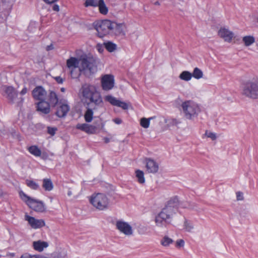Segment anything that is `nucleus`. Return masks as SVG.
Returning a JSON list of instances; mask_svg holds the SVG:
<instances>
[{"mask_svg":"<svg viewBox=\"0 0 258 258\" xmlns=\"http://www.w3.org/2000/svg\"><path fill=\"white\" fill-rule=\"evenodd\" d=\"M105 48L109 52H113L116 49V45L112 42L108 41L104 43Z\"/></svg>","mask_w":258,"mask_h":258,"instance_id":"29","label":"nucleus"},{"mask_svg":"<svg viewBox=\"0 0 258 258\" xmlns=\"http://www.w3.org/2000/svg\"><path fill=\"white\" fill-rule=\"evenodd\" d=\"M184 228L186 231L191 232L194 228V226L190 221L185 219L184 222Z\"/></svg>","mask_w":258,"mask_h":258,"instance_id":"35","label":"nucleus"},{"mask_svg":"<svg viewBox=\"0 0 258 258\" xmlns=\"http://www.w3.org/2000/svg\"><path fill=\"white\" fill-rule=\"evenodd\" d=\"M219 37L223 38L225 41L230 42L234 36L232 32L225 28H221L218 32Z\"/></svg>","mask_w":258,"mask_h":258,"instance_id":"18","label":"nucleus"},{"mask_svg":"<svg viewBox=\"0 0 258 258\" xmlns=\"http://www.w3.org/2000/svg\"><path fill=\"white\" fill-rule=\"evenodd\" d=\"M70 107L67 104H62L57 108L55 114L58 117H65L69 111Z\"/></svg>","mask_w":258,"mask_h":258,"instance_id":"22","label":"nucleus"},{"mask_svg":"<svg viewBox=\"0 0 258 258\" xmlns=\"http://www.w3.org/2000/svg\"><path fill=\"white\" fill-rule=\"evenodd\" d=\"M68 195L69 196H71V191H69V192H68Z\"/></svg>","mask_w":258,"mask_h":258,"instance_id":"53","label":"nucleus"},{"mask_svg":"<svg viewBox=\"0 0 258 258\" xmlns=\"http://www.w3.org/2000/svg\"><path fill=\"white\" fill-rule=\"evenodd\" d=\"M241 94L249 99H258V78H252L244 82L241 86Z\"/></svg>","mask_w":258,"mask_h":258,"instance_id":"4","label":"nucleus"},{"mask_svg":"<svg viewBox=\"0 0 258 258\" xmlns=\"http://www.w3.org/2000/svg\"><path fill=\"white\" fill-rule=\"evenodd\" d=\"M56 258H67V255L66 251H62L59 252L57 255Z\"/></svg>","mask_w":258,"mask_h":258,"instance_id":"41","label":"nucleus"},{"mask_svg":"<svg viewBox=\"0 0 258 258\" xmlns=\"http://www.w3.org/2000/svg\"><path fill=\"white\" fill-rule=\"evenodd\" d=\"M31 256L28 253H24L21 255V258H31Z\"/></svg>","mask_w":258,"mask_h":258,"instance_id":"46","label":"nucleus"},{"mask_svg":"<svg viewBox=\"0 0 258 258\" xmlns=\"http://www.w3.org/2000/svg\"><path fill=\"white\" fill-rule=\"evenodd\" d=\"M80 56L79 58L71 57L67 60V67L69 69L72 76L73 75V71L78 68L80 70Z\"/></svg>","mask_w":258,"mask_h":258,"instance_id":"13","label":"nucleus"},{"mask_svg":"<svg viewBox=\"0 0 258 258\" xmlns=\"http://www.w3.org/2000/svg\"><path fill=\"white\" fill-rule=\"evenodd\" d=\"M31 258H41V256L39 255H33Z\"/></svg>","mask_w":258,"mask_h":258,"instance_id":"49","label":"nucleus"},{"mask_svg":"<svg viewBox=\"0 0 258 258\" xmlns=\"http://www.w3.org/2000/svg\"><path fill=\"white\" fill-rule=\"evenodd\" d=\"M50 106H51L48 102L43 100L37 103V110L43 114H47L50 111Z\"/></svg>","mask_w":258,"mask_h":258,"instance_id":"20","label":"nucleus"},{"mask_svg":"<svg viewBox=\"0 0 258 258\" xmlns=\"http://www.w3.org/2000/svg\"><path fill=\"white\" fill-rule=\"evenodd\" d=\"M97 6L99 7V11L101 14L105 15L108 13V8L106 6L104 0H99Z\"/></svg>","mask_w":258,"mask_h":258,"instance_id":"28","label":"nucleus"},{"mask_svg":"<svg viewBox=\"0 0 258 258\" xmlns=\"http://www.w3.org/2000/svg\"><path fill=\"white\" fill-rule=\"evenodd\" d=\"M47 99L48 103L51 106L54 107L58 102V98L55 92L52 90H49L47 94Z\"/></svg>","mask_w":258,"mask_h":258,"instance_id":"21","label":"nucleus"},{"mask_svg":"<svg viewBox=\"0 0 258 258\" xmlns=\"http://www.w3.org/2000/svg\"><path fill=\"white\" fill-rule=\"evenodd\" d=\"M2 90L4 96L7 98L9 103L16 104L18 106L22 105L24 99L22 97H18V92L14 87L4 86Z\"/></svg>","mask_w":258,"mask_h":258,"instance_id":"6","label":"nucleus"},{"mask_svg":"<svg viewBox=\"0 0 258 258\" xmlns=\"http://www.w3.org/2000/svg\"><path fill=\"white\" fill-rule=\"evenodd\" d=\"M82 95V100L87 106H93L94 109H97L101 107L102 99L100 93L93 85H83L80 90Z\"/></svg>","mask_w":258,"mask_h":258,"instance_id":"2","label":"nucleus"},{"mask_svg":"<svg viewBox=\"0 0 258 258\" xmlns=\"http://www.w3.org/2000/svg\"><path fill=\"white\" fill-rule=\"evenodd\" d=\"M192 74V77L196 79H200L203 78V73L201 70L198 68H195L193 71Z\"/></svg>","mask_w":258,"mask_h":258,"instance_id":"31","label":"nucleus"},{"mask_svg":"<svg viewBox=\"0 0 258 258\" xmlns=\"http://www.w3.org/2000/svg\"><path fill=\"white\" fill-rule=\"evenodd\" d=\"M116 227L120 232L126 235H131L133 234L132 227L125 222L117 221L116 223Z\"/></svg>","mask_w":258,"mask_h":258,"instance_id":"10","label":"nucleus"},{"mask_svg":"<svg viewBox=\"0 0 258 258\" xmlns=\"http://www.w3.org/2000/svg\"><path fill=\"white\" fill-rule=\"evenodd\" d=\"M180 79L185 81H189L192 78V74L188 71H183L179 76Z\"/></svg>","mask_w":258,"mask_h":258,"instance_id":"27","label":"nucleus"},{"mask_svg":"<svg viewBox=\"0 0 258 258\" xmlns=\"http://www.w3.org/2000/svg\"><path fill=\"white\" fill-rule=\"evenodd\" d=\"M111 21L108 20H99L93 23V26L99 37H103L110 31Z\"/></svg>","mask_w":258,"mask_h":258,"instance_id":"9","label":"nucleus"},{"mask_svg":"<svg viewBox=\"0 0 258 258\" xmlns=\"http://www.w3.org/2000/svg\"><path fill=\"white\" fill-rule=\"evenodd\" d=\"M181 107L184 117L189 120H192L197 117L201 112L198 104L190 100L183 102Z\"/></svg>","mask_w":258,"mask_h":258,"instance_id":"5","label":"nucleus"},{"mask_svg":"<svg viewBox=\"0 0 258 258\" xmlns=\"http://www.w3.org/2000/svg\"><path fill=\"white\" fill-rule=\"evenodd\" d=\"M98 59L91 54H84L80 56V72L93 74L97 71Z\"/></svg>","mask_w":258,"mask_h":258,"instance_id":"3","label":"nucleus"},{"mask_svg":"<svg viewBox=\"0 0 258 258\" xmlns=\"http://www.w3.org/2000/svg\"><path fill=\"white\" fill-rule=\"evenodd\" d=\"M48 246L47 242L41 240L34 241L33 243L34 249L38 251H42L44 248H46Z\"/></svg>","mask_w":258,"mask_h":258,"instance_id":"23","label":"nucleus"},{"mask_svg":"<svg viewBox=\"0 0 258 258\" xmlns=\"http://www.w3.org/2000/svg\"><path fill=\"white\" fill-rule=\"evenodd\" d=\"M242 40L245 46H248L253 44L255 41V39L251 36H246L243 37Z\"/></svg>","mask_w":258,"mask_h":258,"instance_id":"30","label":"nucleus"},{"mask_svg":"<svg viewBox=\"0 0 258 258\" xmlns=\"http://www.w3.org/2000/svg\"><path fill=\"white\" fill-rule=\"evenodd\" d=\"M136 176L140 183H144L145 182L144 173L142 171L137 170L136 171Z\"/></svg>","mask_w":258,"mask_h":258,"instance_id":"32","label":"nucleus"},{"mask_svg":"<svg viewBox=\"0 0 258 258\" xmlns=\"http://www.w3.org/2000/svg\"><path fill=\"white\" fill-rule=\"evenodd\" d=\"M184 242L182 239L178 240L176 241V246H177V247L183 246L184 245Z\"/></svg>","mask_w":258,"mask_h":258,"instance_id":"42","label":"nucleus"},{"mask_svg":"<svg viewBox=\"0 0 258 258\" xmlns=\"http://www.w3.org/2000/svg\"><path fill=\"white\" fill-rule=\"evenodd\" d=\"M109 140L108 139L106 138V139H105V143H107L109 142Z\"/></svg>","mask_w":258,"mask_h":258,"instance_id":"51","label":"nucleus"},{"mask_svg":"<svg viewBox=\"0 0 258 258\" xmlns=\"http://www.w3.org/2000/svg\"><path fill=\"white\" fill-rule=\"evenodd\" d=\"M99 1L97 0H86L85 3V6L87 7L89 6L97 7Z\"/></svg>","mask_w":258,"mask_h":258,"instance_id":"36","label":"nucleus"},{"mask_svg":"<svg viewBox=\"0 0 258 258\" xmlns=\"http://www.w3.org/2000/svg\"><path fill=\"white\" fill-rule=\"evenodd\" d=\"M43 187L46 190L50 191L53 188V184L50 179L45 178L43 180Z\"/></svg>","mask_w":258,"mask_h":258,"instance_id":"26","label":"nucleus"},{"mask_svg":"<svg viewBox=\"0 0 258 258\" xmlns=\"http://www.w3.org/2000/svg\"><path fill=\"white\" fill-rule=\"evenodd\" d=\"M179 206V200L177 197L171 198L166 203L165 207L156 216L155 222L158 227L166 226L170 222L174 214Z\"/></svg>","mask_w":258,"mask_h":258,"instance_id":"1","label":"nucleus"},{"mask_svg":"<svg viewBox=\"0 0 258 258\" xmlns=\"http://www.w3.org/2000/svg\"><path fill=\"white\" fill-rule=\"evenodd\" d=\"M146 167L149 173H155L159 169L158 164L153 159L147 158L145 160Z\"/></svg>","mask_w":258,"mask_h":258,"instance_id":"17","label":"nucleus"},{"mask_svg":"<svg viewBox=\"0 0 258 258\" xmlns=\"http://www.w3.org/2000/svg\"><path fill=\"white\" fill-rule=\"evenodd\" d=\"M91 204L99 210H104L108 208L109 202L107 196L102 193L93 194L90 199Z\"/></svg>","mask_w":258,"mask_h":258,"instance_id":"7","label":"nucleus"},{"mask_svg":"<svg viewBox=\"0 0 258 258\" xmlns=\"http://www.w3.org/2000/svg\"><path fill=\"white\" fill-rule=\"evenodd\" d=\"M76 128L89 134H96L97 130V126L87 123H78L76 125Z\"/></svg>","mask_w":258,"mask_h":258,"instance_id":"16","label":"nucleus"},{"mask_svg":"<svg viewBox=\"0 0 258 258\" xmlns=\"http://www.w3.org/2000/svg\"><path fill=\"white\" fill-rule=\"evenodd\" d=\"M53 49V46H52V45H48L46 47V50L47 51L48 50H51Z\"/></svg>","mask_w":258,"mask_h":258,"instance_id":"48","label":"nucleus"},{"mask_svg":"<svg viewBox=\"0 0 258 258\" xmlns=\"http://www.w3.org/2000/svg\"><path fill=\"white\" fill-rule=\"evenodd\" d=\"M236 199L237 201H242L243 200V193L240 191H238L236 192Z\"/></svg>","mask_w":258,"mask_h":258,"instance_id":"40","label":"nucleus"},{"mask_svg":"<svg viewBox=\"0 0 258 258\" xmlns=\"http://www.w3.org/2000/svg\"><path fill=\"white\" fill-rule=\"evenodd\" d=\"M113 120L116 124H119L122 123V120L119 118H115Z\"/></svg>","mask_w":258,"mask_h":258,"instance_id":"44","label":"nucleus"},{"mask_svg":"<svg viewBox=\"0 0 258 258\" xmlns=\"http://www.w3.org/2000/svg\"><path fill=\"white\" fill-rule=\"evenodd\" d=\"M55 80L58 84H62L63 82V79L60 77H56L55 78Z\"/></svg>","mask_w":258,"mask_h":258,"instance_id":"43","label":"nucleus"},{"mask_svg":"<svg viewBox=\"0 0 258 258\" xmlns=\"http://www.w3.org/2000/svg\"><path fill=\"white\" fill-rule=\"evenodd\" d=\"M60 91L62 92H64L65 91V89L64 88H61L60 89Z\"/></svg>","mask_w":258,"mask_h":258,"instance_id":"52","label":"nucleus"},{"mask_svg":"<svg viewBox=\"0 0 258 258\" xmlns=\"http://www.w3.org/2000/svg\"><path fill=\"white\" fill-rule=\"evenodd\" d=\"M52 10L56 12H58L59 11V7L58 5L54 4L52 6Z\"/></svg>","mask_w":258,"mask_h":258,"instance_id":"45","label":"nucleus"},{"mask_svg":"<svg viewBox=\"0 0 258 258\" xmlns=\"http://www.w3.org/2000/svg\"><path fill=\"white\" fill-rule=\"evenodd\" d=\"M105 100L112 105L121 107L123 109L128 108V105L125 102L120 101L111 95L105 96Z\"/></svg>","mask_w":258,"mask_h":258,"instance_id":"19","label":"nucleus"},{"mask_svg":"<svg viewBox=\"0 0 258 258\" xmlns=\"http://www.w3.org/2000/svg\"><path fill=\"white\" fill-rule=\"evenodd\" d=\"M102 87L104 90H109L111 89L114 84V77L111 75H104L101 80Z\"/></svg>","mask_w":258,"mask_h":258,"instance_id":"11","label":"nucleus"},{"mask_svg":"<svg viewBox=\"0 0 258 258\" xmlns=\"http://www.w3.org/2000/svg\"><path fill=\"white\" fill-rule=\"evenodd\" d=\"M93 106H87V110L86 111L85 115H84V118L85 119V121L87 122H90L92 119H93V110H95L96 109H93Z\"/></svg>","mask_w":258,"mask_h":258,"instance_id":"24","label":"nucleus"},{"mask_svg":"<svg viewBox=\"0 0 258 258\" xmlns=\"http://www.w3.org/2000/svg\"><path fill=\"white\" fill-rule=\"evenodd\" d=\"M154 5H157V6H159L160 4L158 1H156V2L154 3Z\"/></svg>","mask_w":258,"mask_h":258,"instance_id":"50","label":"nucleus"},{"mask_svg":"<svg viewBox=\"0 0 258 258\" xmlns=\"http://www.w3.org/2000/svg\"><path fill=\"white\" fill-rule=\"evenodd\" d=\"M29 152L36 157H40L41 155V151L37 146H31L28 149Z\"/></svg>","mask_w":258,"mask_h":258,"instance_id":"25","label":"nucleus"},{"mask_svg":"<svg viewBox=\"0 0 258 258\" xmlns=\"http://www.w3.org/2000/svg\"><path fill=\"white\" fill-rule=\"evenodd\" d=\"M32 96L35 100L39 101L45 100L47 96V92L41 86L35 87L32 92Z\"/></svg>","mask_w":258,"mask_h":258,"instance_id":"12","label":"nucleus"},{"mask_svg":"<svg viewBox=\"0 0 258 258\" xmlns=\"http://www.w3.org/2000/svg\"><path fill=\"white\" fill-rule=\"evenodd\" d=\"M208 138H211L213 141L217 139V136L215 133L206 131L204 135Z\"/></svg>","mask_w":258,"mask_h":258,"instance_id":"38","label":"nucleus"},{"mask_svg":"<svg viewBox=\"0 0 258 258\" xmlns=\"http://www.w3.org/2000/svg\"><path fill=\"white\" fill-rule=\"evenodd\" d=\"M124 29L125 25L123 23L117 24L114 22H111V23L110 31L115 35H124Z\"/></svg>","mask_w":258,"mask_h":258,"instance_id":"14","label":"nucleus"},{"mask_svg":"<svg viewBox=\"0 0 258 258\" xmlns=\"http://www.w3.org/2000/svg\"><path fill=\"white\" fill-rule=\"evenodd\" d=\"M153 117L146 118L145 117L142 118L140 120V125L145 128L149 127L150 125V121Z\"/></svg>","mask_w":258,"mask_h":258,"instance_id":"33","label":"nucleus"},{"mask_svg":"<svg viewBox=\"0 0 258 258\" xmlns=\"http://www.w3.org/2000/svg\"><path fill=\"white\" fill-rule=\"evenodd\" d=\"M26 183L28 187L33 189L37 190L39 188L38 184L33 180L27 179L26 180Z\"/></svg>","mask_w":258,"mask_h":258,"instance_id":"34","label":"nucleus"},{"mask_svg":"<svg viewBox=\"0 0 258 258\" xmlns=\"http://www.w3.org/2000/svg\"><path fill=\"white\" fill-rule=\"evenodd\" d=\"M25 219L34 229L40 228L45 226V222L42 219H36L28 215H25Z\"/></svg>","mask_w":258,"mask_h":258,"instance_id":"15","label":"nucleus"},{"mask_svg":"<svg viewBox=\"0 0 258 258\" xmlns=\"http://www.w3.org/2000/svg\"><path fill=\"white\" fill-rule=\"evenodd\" d=\"M56 131V128L50 127H47L48 133L51 136L54 135V134H55Z\"/></svg>","mask_w":258,"mask_h":258,"instance_id":"39","label":"nucleus"},{"mask_svg":"<svg viewBox=\"0 0 258 258\" xmlns=\"http://www.w3.org/2000/svg\"><path fill=\"white\" fill-rule=\"evenodd\" d=\"M27 89L26 87H25V88H24L22 89V90L21 91L20 94H21V95H25V94H26V93H27Z\"/></svg>","mask_w":258,"mask_h":258,"instance_id":"47","label":"nucleus"},{"mask_svg":"<svg viewBox=\"0 0 258 258\" xmlns=\"http://www.w3.org/2000/svg\"><path fill=\"white\" fill-rule=\"evenodd\" d=\"M20 195L21 199L30 208L35 211L43 213L46 211V208L43 202L33 199L23 192H21Z\"/></svg>","mask_w":258,"mask_h":258,"instance_id":"8","label":"nucleus"},{"mask_svg":"<svg viewBox=\"0 0 258 258\" xmlns=\"http://www.w3.org/2000/svg\"><path fill=\"white\" fill-rule=\"evenodd\" d=\"M173 242V240L167 236H165L161 241V244L164 246H168Z\"/></svg>","mask_w":258,"mask_h":258,"instance_id":"37","label":"nucleus"}]
</instances>
